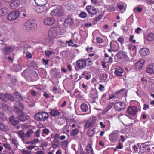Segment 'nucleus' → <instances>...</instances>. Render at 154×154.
Masks as SVG:
<instances>
[{
	"mask_svg": "<svg viewBox=\"0 0 154 154\" xmlns=\"http://www.w3.org/2000/svg\"><path fill=\"white\" fill-rule=\"evenodd\" d=\"M59 145V142L55 137L52 143V146L54 148H57Z\"/></svg>",
	"mask_w": 154,
	"mask_h": 154,
	"instance_id": "obj_30",
	"label": "nucleus"
},
{
	"mask_svg": "<svg viewBox=\"0 0 154 154\" xmlns=\"http://www.w3.org/2000/svg\"><path fill=\"white\" fill-rule=\"evenodd\" d=\"M22 154H31V151L24 149L22 150Z\"/></svg>",
	"mask_w": 154,
	"mask_h": 154,
	"instance_id": "obj_53",
	"label": "nucleus"
},
{
	"mask_svg": "<svg viewBox=\"0 0 154 154\" xmlns=\"http://www.w3.org/2000/svg\"><path fill=\"white\" fill-rule=\"evenodd\" d=\"M1 106L2 107V109L4 111H6L8 109V106L4 103L2 104Z\"/></svg>",
	"mask_w": 154,
	"mask_h": 154,
	"instance_id": "obj_49",
	"label": "nucleus"
},
{
	"mask_svg": "<svg viewBox=\"0 0 154 154\" xmlns=\"http://www.w3.org/2000/svg\"><path fill=\"white\" fill-rule=\"evenodd\" d=\"M128 49L130 50H132L133 51H135L136 50V47L133 45H129L128 46Z\"/></svg>",
	"mask_w": 154,
	"mask_h": 154,
	"instance_id": "obj_48",
	"label": "nucleus"
},
{
	"mask_svg": "<svg viewBox=\"0 0 154 154\" xmlns=\"http://www.w3.org/2000/svg\"><path fill=\"white\" fill-rule=\"evenodd\" d=\"M132 148H133L134 151L135 152H136L138 151V147L135 145H134L132 146Z\"/></svg>",
	"mask_w": 154,
	"mask_h": 154,
	"instance_id": "obj_61",
	"label": "nucleus"
},
{
	"mask_svg": "<svg viewBox=\"0 0 154 154\" xmlns=\"http://www.w3.org/2000/svg\"><path fill=\"white\" fill-rule=\"evenodd\" d=\"M146 72L149 74H154V64L147 65L146 68Z\"/></svg>",
	"mask_w": 154,
	"mask_h": 154,
	"instance_id": "obj_14",
	"label": "nucleus"
},
{
	"mask_svg": "<svg viewBox=\"0 0 154 154\" xmlns=\"http://www.w3.org/2000/svg\"><path fill=\"white\" fill-rule=\"evenodd\" d=\"M126 107V104L122 102H119L116 103L114 105V108L116 110L120 111L124 109Z\"/></svg>",
	"mask_w": 154,
	"mask_h": 154,
	"instance_id": "obj_8",
	"label": "nucleus"
},
{
	"mask_svg": "<svg viewBox=\"0 0 154 154\" xmlns=\"http://www.w3.org/2000/svg\"><path fill=\"white\" fill-rule=\"evenodd\" d=\"M14 111L19 115V119L20 121L24 122L29 119V116L24 114L18 108L15 107Z\"/></svg>",
	"mask_w": 154,
	"mask_h": 154,
	"instance_id": "obj_3",
	"label": "nucleus"
},
{
	"mask_svg": "<svg viewBox=\"0 0 154 154\" xmlns=\"http://www.w3.org/2000/svg\"><path fill=\"white\" fill-rule=\"evenodd\" d=\"M41 130L38 129L35 132V135L37 137H39L40 136V132Z\"/></svg>",
	"mask_w": 154,
	"mask_h": 154,
	"instance_id": "obj_59",
	"label": "nucleus"
},
{
	"mask_svg": "<svg viewBox=\"0 0 154 154\" xmlns=\"http://www.w3.org/2000/svg\"><path fill=\"white\" fill-rule=\"evenodd\" d=\"M12 143L14 144L16 146H19V144L16 138L14 137L12 139Z\"/></svg>",
	"mask_w": 154,
	"mask_h": 154,
	"instance_id": "obj_45",
	"label": "nucleus"
},
{
	"mask_svg": "<svg viewBox=\"0 0 154 154\" xmlns=\"http://www.w3.org/2000/svg\"><path fill=\"white\" fill-rule=\"evenodd\" d=\"M73 24V20L71 18H68L66 20L64 25L66 26H68L72 25Z\"/></svg>",
	"mask_w": 154,
	"mask_h": 154,
	"instance_id": "obj_31",
	"label": "nucleus"
},
{
	"mask_svg": "<svg viewBox=\"0 0 154 154\" xmlns=\"http://www.w3.org/2000/svg\"><path fill=\"white\" fill-rule=\"evenodd\" d=\"M55 19L52 17L45 19L44 21V24L47 26H51L55 22Z\"/></svg>",
	"mask_w": 154,
	"mask_h": 154,
	"instance_id": "obj_12",
	"label": "nucleus"
},
{
	"mask_svg": "<svg viewBox=\"0 0 154 154\" xmlns=\"http://www.w3.org/2000/svg\"><path fill=\"white\" fill-rule=\"evenodd\" d=\"M3 146L5 147L7 149L9 150H11V148L9 144L7 143H4L3 144Z\"/></svg>",
	"mask_w": 154,
	"mask_h": 154,
	"instance_id": "obj_52",
	"label": "nucleus"
},
{
	"mask_svg": "<svg viewBox=\"0 0 154 154\" xmlns=\"http://www.w3.org/2000/svg\"><path fill=\"white\" fill-rule=\"evenodd\" d=\"M94 124V122L92 119H89L86 122L85 125V127L88 128L92 126Z\"/></svg>",
	"mask_w": 154,
	"mask_h": 154,
	"instance_id": "obj_27",
	"label": "nucleus"
},
{
	"mask_svg": "<svg viewBox=\"0 0 154 154\" xmlns=\"http://www.w3.org/2000/svg\"><path fill=\"white\" fill-rule=\"evenodd\" d=\"M134 38V36L133 35H131L130 36V38H129V41H130L133 43H134L136 42V40H133V38Z\"/></svg>",
	"mask_w": 154,
	"mask_h": 154,
	"instance_id": "obj_56",
	"label": "nucleus"
},
{
	"mask_svg": "<svg viewBox=\"0 0 154 154\" xmlns=\"http://www.w3.org/2000/svg\"><path fill=\"white\" fill-rule=\"evenodd\" d=\"M61 30L59 27L51 28L48 31V37L49 38H55L57 36L60 35Z\"/></svg>",
	"mask_w": 154,
	"mask_h": 154,
	"instance_id": "obj_1",
	"label": "nucleus"
},
{
	"mask_svg": "<svg viewBox=\"0 0 154 154\" xmlns=\"http://www.w3.org/2000/svg\"><path fill=\"white\" fill-rule=\"evenodd\" d=\"M145 63V60H142L137 62L135 64V67L138 69H141Z\"/></svg>",
	"mask_w": 154,
	"mask_h": 154,
	"instance_id": "obj_23",
	"label": "nucleus"
},
{
	"mask_svg": "<svg viewBox=\"0 0 154 154\" xmlns=\"http://www.w3.org/2000/svg\"><path fill=\"white\" fill-rule=\"evenodd\" d=\"M0 130L5 132L8 131L9 130V128L4 124L0 123Z\"/></svg>",
	"mask_w": 154,
	"mask_h": 154,
	"instance_id": "obj_28",
	"label": "nucleus"
},
{
	"mask_svg": "<svg viewBox=\"0 0 154 154\" xmlns=\"http://www.w3.org/2000/svg\"><path fill=\"white\" fill-rule=\"evenodd\" d=\"M10 123L13 125L16 126L18 123L19 121L17 118L14 116L11 117L9 119Z\"/></svg>",
	"mask_w": 154,
	"mask_h": 154,
	"instance_id": "obj_20",
	"label": "nucleus"
},
{
	"mask_svg": "<svg viewBox=\"0 0 154 154\" xmlns=\"http://www.w3.org/2000/svg\"><path fill=\"white\" fill-rule=\"evenodd\" d=\"M14 49L13 46H6L3 48L2 50V51L5 55H9Z\"/></svg>",
	"mask_w": 154,
	"mask_h": 154,
	"instance_id": "obj_11",
	"label": "nucleus"
},
{
	"mask_svg": "<svg viewBox=\"0 0 154 154\" xmlns=\"http://www.w3.org/2000/svg\"><path fill=\"white\" fill-rule=\"evenodd\" d=\"M20 3V2L19 0H13L10 3V7L12 9H16L19 5Z\"/></svg>",
	"mask_w": 154,
	"mask_h": 154,
	"instance_id": "obj_18",
	"label": "nucleus"
},
{
	"mask_svg": "<svg viewBox=\"0 0 154 154\" xmlns=\"http://www.w3.org/2000/svg\"><path fill=\"white\" fill-rule=\"evenodd\" d=\"M149 49L146 48H141L139 50V53L142 56H145L148 55L149 54Z\"/></svg>",
	"mask_w": 154,
	"mask_h": 154,
	"instance_id": "obj_17",
	"label": "nucleus"
},
{
	"mask_svg": "<svg viewBox=\"0 0 154 154\" xmlns=\"http://www.w3.org/2000/svg\"><path fill=\"white\" fill-rule=\"evenodd\" d=\"M25 29L29 30L35 29L36 27V21L35 20H29L26 21L24 23Z\"/></svg>",
	"mask_w": 154,
	"mask_h": 154,
	"instance_id": "obj_2",
	"label": "nucleus"
},
{
	"mask_svg": "<svg viewBox=\"0 0 154 154\" xmlns=\"http://www.w3.org/2000/svg\"><path fill=\"white\" fill-rule=\"evenodd\" d=\"M97 43L99 44L102 43L103 42V39L100 37H97Z\"/></svg>",
	"mask_w": 154,
	"mask_h": 154,
	"instance_id": "obj_54",
	"label": "nucleus"
},
{
	"mask_svg": "<svg viewBox=\"0 0 154 154\" xmlns=\"http://www.w3.org/2000/svg\"><path fill=\"white\" fill-rule=\"evenodd\" d=\"M142 31V29L140 27L137 28L135 30V32L137 34H139Z\"/></svg>",
	"mask_w": 154,
	"mask_h": 154,
	"instance_id": "obj_58",
	"label": "nucleus"
},
{
	"mask_svg": "<svg viewBox=\"0 0 154 154\" xmlns=\"http://www.w3.org/2000/svg\"><path fill=\"white\" fill-rule=\"evenodd\" d=\"M54 38H49L48 37V39L47 40V43L49 46H51L54 42Z\"/></svg>",
	"mask_w": 154,
	"mask_h": 154,
	"instance_id": "obj_37",
	"label": "nucleus"
},
{
	"mask_svg": "<svg viewBox=\"0 0 154 154\" xmlns=\"http://www.w3.org/2000/svg\"><path fill=\"white\" fill-rule=\"evenodd\" d=\"M14 94L16 97V99L20 101H21L23 100V97L19 92H16Z\"/></svg>",
	"mask_w": 154,
	"mask_h": 154,
	"instance_id": "obj_36",
	"label": "nucleus"
},
{
	"mask_svg": "<svg viewBox=\"0 0 154 154\" xmlns=\"http://www.w3.org/2000/svg\"><path fill=\"white\" fill-rule=\"evenodd\" d=\"M42 131L44 134H47L49 132V130L48 129L45 128L43 129Z\"/></svg>",
	"mask_w": 154,
	"mask_h": 154,
	"instance_id": "obj_62",
	"label": "nucleus"
},
{
	"mask_svg": "<svg viewBox=\"0 0 154 154\" xmlns=\"http://www.w3.org/2000/svg\"><path fill=\"white\" fill-rule=\"evenodd\" d=\"M133 10L134 12L137 11L138 12L140 13L142 11V8L141 7H137L134 8Z\"/></svg>",
	"mask_w": 154,
	"mask_h": 154,
	"instance_id": "obj_47",
	"label": "nucleus"
},
{
	"mask_svg": "<svg viewBox=\"0 0 154 154\" xmlns=\"http://www.w3.org/2000/svg\"><path fill=\"white\" fill-rule=\"evenodd\" d=\"M8 11V8L6 7H3L0 8V16H3L6 15Z\"/></svg>",
	"mask_w": 154,
	"mask_h": 154,
	"instance_id": "obj_24",
	"label": "nucleus"
},
{
	"mask_svg": "<svg viewBox=\"0 0 154 154\" xmlns=\"http://www.w3.org/2000/svg\"><path fill=\"white\" fill-rule=\"evenodd\" d=\"M85 64L84 59L79 60L76 61L77 67L81 69H83L86 67Z\"/></svg>",
	"mask_w": 154,
	"mask_h": 154,
	"instance_id": "obj_13",
	"label": "nucleus"
},
{
	"mask_svg": "<svg viewBox=\"0 0 154 154\" xmlns=\"http://www.w3.org/2000/svg\"><path fill=\"white\" fill-rule=\"evenodd\" d=\"M57 124L60 125H63L65 122V120L63 118H59L57 120Z\"/></svg>",
	"mask_w": 154,
	"mask_h": 154,
	"instance_id": "obj_43",
	"label": "nucleus"
},
{
	"mask_svg": "<svg viewBox=\"0 0 154 154\" xmlns=\"http://www.w3.org/2000/svg\"><path fill=\"white\" fill-rule=\"evenodd\" d=\"M17 133L19 136L22 138V140L23 141V137L24 136V133L22 131H20L18 132Z\"/></svg>",
	"mask_w": 154,
	"mask_h": 154,
	"instance_id": "obj_50",
	"label": "nucleus"
},
{
	"mask_svg": "<svg viewBox=\"0 0 154 154\" xmlns=\"http://www.w3.org/2000/svg\"><path fill=\"white\" fill-rule=\"evenodd\" d=\"M137 112V108L135 106H131L128 108L127 112L132 116L134 115Z\"/></svg>",
	"mask_w": 154,
	"mask_h": 154,
	"instance_id": "obj_15",
	"label": "nucleus"
},
{
	"mask_svg": "<svg viewBox=\"0 0 154 154\" xmlns=\"http://www.w3.org/2000/svg\"><path fill=\"white\" fill-rule=\"evenodd\" d=\"M80 17L83 18H85L86 17L87 14L86 13L84 12H82L80 14Z\"/></svg>",
	"mask_w": 154,
	"mask_h": 154,
	"instance_id": "obj_51",
	"label": "nucleus"
},
{
	"mask_svg": "<svg viewBox=\"0 0 154 154\" xmlns=\"http://www.w3.org/2000/svg\"><path fill=\"white\" fill-rule=\"evenodd\" d=\"M45 55L48 58H49V57L51 55H54L55 54V53L52 51H50L49 50H47L45 51Z\"/></svg>",
	"mask_w": 154,
	"mask_h": 154,
	"instance_id": "obj_38",
	"label": "nucleus"
},
{
	"mask_svg": "<svg viewBox=\"0 0 154 154\" xmlns=\"http://www.w3.org/2000/svg\"><path fill=\"white\" fill-rule=\"evenodd\" d=\"M42 116V121H45L48 117V114L46 112H41Z\"/></svg>",
	"mask_w": 154,
	"mask_h": 154,
	"instance_id": "obj_40",
	"label": "nucleus"
},
{
	"mask_svg": "<svg viewBox=\"0 0 154 154\" xmlns=\"http://www.w3.org/2000/svg\"><path fill=\"white\" fill-rule=\"evenodd\" d=\"M35 118L38 121H42V116L41 112L36 114L35 116Z\"/></svg>",
	"mask_w": 154,
	"mask_h": 154,
	"instance_id": "obj_41",
	"label": "nucleus"
},
{
	"mask_svg": "<svg viewBox=\"0 0 154 154\" xmlns=\"http://www.w3.org/2000/svg\"><path fill=\"white\" fill-rule=\"evenodd\" d=\"M63 12L62 7L60 5H58L52 11L51 13V15L52 16H60Z\"/></svg>",
	"mask_w": 154,
	"mask_h": 154,
	"instance_id": "obj_4",
	"label": "nucleus"
},
{
	"mask_svg": "<svg viewBox=\"0 0 154 154\" xmlns=\"http://www.w3.org/2000/svg\"><path fill=\"white\" fill-rule=\"evenodd\" d=\"M114 74L118 76H121L122 75V73L124 70L121 68L119 66H116L115 69Z\"/></svg>",
	"mask_w": 154,
	"mask_h": 154,
	"instance_id": "obj_16",
	"label": "nucleus"
},
{
	"mask_svg": "<svg viewBox=\"0 0 154 154\" xmlns=\"http://www.w3.org/2000/svg\"><path fill=\"white\" fill-rule=\"evenodd\" d=\"M42 61L45 65H48V60L42 58Z\"/></svg>",
	"mask_w": 154,
	"mask_h": 154,
	"instance_id": "obj_60",
	"label": "nucleus"
},
{
	"mask_svg": "<svg viewBox=\"0 0 154 154\" xmlns=\"http://www.w3.org/2000/svg\"><path fill=\"white\" fill-rule=\"evenodd\" d=\"M86 149L88 154H94V153L92 146L90 144H88Z\"/></svg>",
	"mask_w": 154,
	"mask_h": 154,
	"instance_id": "obj_33",
	"label": "nucleus"
},
{
	"mask_svg": "<svg viewBox=\"0 0 154 154\" xmlns=\"http://www.w3.org/2000/svg\"><path fill=\"white\" fill-rule=\"evenodd\" d=\"M54 137L56 138L59 142L60 140H65L66 136L65 135L56 134L54 135Z\"/></svg>",
	"mask_w": 154,
	"mask_h": 154,
	"instance_id": "obj_25",
	"label": "nucleus"
},
{
	"mask_svg": "<svg viewBox=\"0 0 154 154\" xmlns=\"http://www.w3.org/2000/svg\"><path fill=\"white\" fill-rule=\"evenodd\" d=\"M144 40L149 42H151L154 40V34L150 33L147 34L144 36Z\"/></svg>",
	"mask_w": 154,
	"mask_h": 154,
	"instance_id": "obj_19",
	"label": "nucleus"
},
{
	"mask_svg": "<svg viewBox=\"0 0 154 154\" xmlns=\"http://www.w3.org/2000/svg\"><path fill=\"white\" fill-rule=\"evenodd\" d=\"M37 5H48V0H34Z\"/></svg>",
	"mask_w": 154,
	"mask_h": 154,
	"instance_id": "obj_26",
	"label": "nucleus"
},
{
	"mask_svg": "<svg viewBox=\"0 0 154 154\" xmlns=\"http://www.w3.org/2000/svg\"><path fill=\"white\" fill-rule=\"evenodd\" d=\"M84 60L86 66H90L92 65V60L90 58H84Z\"/></svg>",
	"mask_w": 154,
	"mask_h": 154,
	"instance_id": "obj_35",
	"label": "nucleus"
},
{
	"mask_svg": "<svg viewBox=\"0 0 154 154\" xmlns=\"http://www.w3.org/2000/svg\"><path fill=\"white\" fill-rule=\"evenodd\" d=\"M19 15V11L17 10L14 11L8 14V19L9 21H14L18 17Z\"/></svg>",
	"mask_w": 154,
	"mask_h": 154,
	"instance_id": "obj_5",
	"label": "nucleus"
},
{
	"mask_svg": "<svg viewBox=\"0 0 154 154\" xmlns=\"http://www.w3.org/2000/svg\"><path fill=\"white\" fill-rule=\"evenodd\" d=\"M1 29L2 31H6L7 30L8 28L6 26H3L1 27Z\"/></svg>",
	"mask_w": 154,
	"mask_h": 154,
	"instance_id": "obj_64",
	"label": "nucleus"
},
{
	"mask_svg": "<svg viewBox=\"0 0 154 154\" xmlns=\"http://www.w3.org/2000/svg\"><path fill=\"white\" fill-rule=\"evenodd\" d=\"M79 130L75 128L71 131L70 133V135L72 136H74L77 135L79 132Z\"/></svg>",
	"mask_w": 154,
	"mask_h": 154,
	"instance_id": "obj_42",
	"label": "nucleus"
},
{
	"mask_svg": "<svg viewBox=\"0 0 154 154\" xmlns=\"http://www.w3.org/2000/svg\"><path fill=\"white\" fill-rule=\"evenodd\" d=\"M88 133L90 137L93 136L94 134V131L92 129L91 130H89L88 132Z\"/></svg>",
	"mask_w": 154,
	"mask_h": 154,
	"instance_id": "obj_55",
	"label": "nucleus"
},
{
	"mask_svg": "<svg viewBox=\"0 0 154 154\" xmlns=\"http://www.w3.org/2000/svg\"><path fill=\"white\" fill-rule=\"evenodd\" d=\"M0 98L3 101H7L9 100L13 101L14 100V97L10 94H0Z\"/></svg>",
	"mask_w": 154,
	"mask_h": 154,
	"instance_id": "obj_7",
	"label": "nucleus"
},
{
	"mask_svg": "<svg viewBox=\"0 0 154 154\" xmlns=\"http://www.w3.org/2000/svg\"><path fill=\"white\" fill-rule=\"evenodd\" d=\"M119 136V131H114L109 134V140L112 143L116 142Z\"/></svg>",
	"mask_w": 154,
	"mask_h": 154,
	"instance_id": "obj_6",
	"label": "nucleus"
},
{
	"mask_svg": "<svg viewBox=\"0 0 154 154\" xmlns=\"http://www.w3.org/2000/svg\"><path fill=\"white\" fill-rule=\"evenodd\" d=\"M87 11L91 16H92L96 14L97 13L96 8L93 6L89 5L87 6L86 7Z\"/></svg>",
	"mask_w": 154,
	"mask_h": 154,
	"instance_id": "obj_10",
	"label": "nucleus"
},
{
	"mask_svg": "<svg viewBox=\"0 0 154 154\" xmlns=\"http://www.w3.org/2000/svg\"><path fill=\"white\" fill-rule=\"evenodd\" d=\"M114 103L110 102L108 104V106L105 108L104 111L105 112H107L114 105Z\"/></svg>",
	"mask_w": 154,
	"mask_h": 154,
	"instance_id": "obj_44",
	"label": "nucleus"
},
{
	"mask_svg": "<svg viewBox=\"0 0 154 154\" xmlns=\"http://www.w3.org/2000/svg\"><path fill=\"white\" fill-rule=\"evenodd\" d=\"M37 5L35 8L36 11L38 13H41L45 12L48 7V5Z\"/></svg>",
	"mask_w": 154,
	"mask_h": 154,
	"instance_id": "obj_9",
	"label": "nucleus"
},
{
	"mask_svg": "<svg viewBox=\"0 0 154 154\" xmlns=\"http://www.w3.org/2000/svg\"><path fill=\"white\" fill-rule=\"evenodd\" d=\"M117 55L120 57V58H125L126 59H128V57L127 54L124 52L120 51L117 54Z\"/></svg>",
	"mask_w": 154,
	"mask_h": 154,
	"instance_id": "obj_29",
	"label": "nucleus"
},
{
	"mask_svg": "<svg viewBox=\"0 0 154 154\" xmlns=\"http://www.w3.org/2000/svg\"><path fill=\"white\" fill-rule=\"evenodd\" d=\"M106 60H107V62L109 63H111L113 61L112 58L111 57H109Z\"/></svg>",
	"mask_w": 154,
	"mask_h": 154,
	"instance_id": "obj_63",
	"label": "nucleus"
},
{
	"mask_svg": "<svg viewBox=\"0 0 154 154\" xmlns=\"http://www.w3.org/2000/svg\"><path fill=\"white\" fill-rule=\"evenodd\" d=\"M17 82L15 78L13 76H11L10 74L8 75V82L9 83H12L13 85H15Z\"/></svg>",
	"mask_w": 154,
	"mask_h": 154,
	"instance_id": "obj_22",
	"label": "nucleus"
},
{
	"mask_svg": "<svg viewBox=\"0 0 154 154\" xmlns=\"http://www.w3.org/2000/svg\"><path fill=\"white\" fill-rule=\"evenodd\" d=\"M81 110L84 112H87L88 109V106L86 104L83 103L81 104Z\"/></svg>",
	"mask_w": 154,
	"mask_h": 154,
	"instance_id": "obj_34",
	"label": "nucleus"
},
{
	"mask_svg": "<svg viewBox=\"0 0 154 154\" xmlns=\"http://www.w3.org/2000/svg\"><path fill=\"white\" fill-rule=\"evenodd\" d=\"M89 95L90 97L94 99L98 98L97 93L95 88L91 89Z\"/></svg>",
	"mask_w": 154,
	"mask_h": 154,
	"instance_id": "obj_21",
	"label": "nucleus"
},
{
	"mask_svg": "<svg viewBox=\"0 0 154 154\" xmlns=\"http://www.w3.org/2000/svg\"><path fill=\"white\" fill-rule=\"evenodd\" d=\"M118 42L122 44L124 42V39L122 36L119 37L117 39Z\"/></svg>",
	"mask_w": 154,
	"mask_h": 154,
	"instance_id": "obj_57",
	"label": "nucleus"
},
{
	"mask_svg": "<svg viewBox=\"0 0 154 154\" xmlns=\"http://www.w3.org/2000/svg\"><path fill=\"white\" fill-rule=\"evenodd\" d=\"M59 114L60 113L59 111L54 109H51L50 112V114L52 117L57 116L59 115Z\"/></svg>",
	"mask_w": 154,
	"mask_h": 154,
	"instance_id": "obj_32",
	"label": "nucleus"
},
{
	"mask_svg": "<svg viewBox=\"0 0 154 154\" xmlns=\"http://www.w3.org/2000/svg\"><path fill=\"white\" fill-rule=\"evenodd\" d=\"M60 145L63 148H66L68 146L69 142L67 140H66L64 141H62L60 142Z\"/></svg>",
	"mask_w": 154,
	"mask_h": 154,
	"instance_id": "obj_39",
	"label": "nucleus"
},
{
	"mask_svg": "<svg viewBox=\"0 0 154 154\" xmlns=\"http://www.w3.org/2000/svg\"><path fill=\"white\" fill-rule=\"evenodd\" d=\"M33 133V132L32 130H30L27 132L26 136L28 137H29L32 135Z\"/></svg>",
	"mask_w": 154,
	"mask_h": 154,
	"instance_id": "obj_46",
	"label": "nucleus"
}]
</instances>
